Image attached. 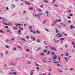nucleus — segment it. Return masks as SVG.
I'll list each match as a JSON object with an SVG mask.
<instances>
[{"label":"nucleus","mask_w":75,"mask_h":75,"mask_svg":"<svg viewBox=\"0 0 75 75\" xmlns=\"http://www.w3.org/2000/svg\"><path fill=\"white\" fill-rule=\"evenodd\" d=\"M57 35H59L58 36V38H60V37H62V36H63V35H62V34H59V33H57L56 36V37H57Z\"/></svg>","instance_id":"f257e3e1"},{"label":"nucleus","mask_w":75,"mask_h":75,"mask_svg":"<svg viewBox=\"0 0 75 75\" xmlns=\"http://www.w3.org/2000/svg\"><path fill=\"white\" fill-rule=\"evenodd\" d=\"M57 55H53L52 56V59H54L55 60L56 59H57Z\"/></svg>","instance_id":"f03ea898"},{"label":"nucleus","mask_w":75,"mask_h":75,"mask_svg":"<svg viewBox=\"0 0 75 75\" xmlns=\"http://www.w3.org/2000/svg\"><path fill=\"white\" fill-rule=\"evenodd\" d=\"M52 50H53V51H57V48L55 47H52V48L51 49Z\"/></svg>","instance_id":"7ed1b4c3"},{"label":"nucleus","mask_w":75,"mask_h":75,"mask_svg":"<svg viewBox=\"0 0 75 75\" xmlns=\"http://www.w3.org/2000/svg\"><path fill=\"white\" fill-rule=\"evenodd\" d=\"M30 39L33 40V41H35V38L32 36H30Z\"/></svg>","instance_id":"20e7f679"},{"label":"nucleus","mask_w":75,"mask_h":75,"mask_svg":"<svg viewBox=\"0 0 75 75\" xmlns=\"http://www.w3.org/2000/svg\"><path fill=\"white\" fill-rule=\"evenodd\" d=\"M70 28L71 30H72L73 28H75V27L73 25H71L70 26Z\"/></svg>","instance_id":"39448f33"},{"label":"nucleus","mask_w":75,"mask_h":75,"mask_svg":"<svg viewBox=\"0 0 75 75\" xmlns=\"http://www.w3.org/2000/svg\"><path fill=\"white\" fill-rule=\"evenodd\" d=\"M15 25H16V26H17V27L19 26V25H21V24L20 23L17 24V23H15Z\"/></svg>","instance_id":"423d86ee"},{"label":"nucleus","mask_w":75,"mask_h":75,"mask_svg":"<svg viewBox=\"0 0 75 75\" xmlns=\"http://www.w3.org/2000/svg\"><path fill=\"white\" fill-rule=\"evenodd\" d=\"M25 3L26 4H27L28 5H29V6H30V3L27 2V1H25Z\"/></svg>","instance_id":"0eeeda50"},{"label":"nucleus","mask_w":75,"mask_h":75,"mask_svg":"<svg viewBox=\"0 0 75 75\" xmlns=\"http://www.w3.org/2000/svg\"><path fill=\"white\" fill-rule=\"evenodd\" d=\"M43 2H44V3H48V1L47 0H43Z\"/></svg>","instance_id":"6e6552de"},{"label":"nucleus","mask_w":75,"mask_h":75,"mask_svg":"<svg viewBox=\"0 0 75 75\" xmlns=\"http://www.w3.org/2000/svg\"><path fill=\"white\" fill-rule=\"evenodd\" d=\"M21 40L22 41H25V40L23 38H21Z\"/></svg>","instance_id":"1a4fd4ad"},{"label":"nucleus","mask_w":75,"mask_h":75,"mask_svg":"<svg viewBox=\"0 0 75 75\" xmlns=\"http://www.w3.org/2000/svg\"><path fill=\"white\" fill-rule=\"evenodd\" d=\"M37 17H38V18H40V14L39 13L37 15Z\"/></svg>","instance_id":"9d476101"},{"label":"nucleus","mask_w":75,"mask_h":75,"mask_svg":"<svg viewBox=\"0 0 75 75\" xmlns=\"http://www.w3.org/2000/svg\"><path fill=\"white\" fill-rule=\"evenodd\" d=\"M54 6H55V7H59V5L56 4H54Z\"/></svg>","instance_id":"9b49d317"},{"label":"nucleus","mask_w":75,"mask_h":75,"mask_svg":"<svg viewBox=\"0 0 75 75\" xmlns=\"http://www.w3.org/2000/svg\"><path fill=\"white\" fill-rule=\"evenodd\" d=\"M56 33H58V32H59V30H58V29H57V28H56Z\"/></svg>","instance_id":"f8f14e48"},{"label":"nucleus","mask_w":75,"mask_h":75,"mask_svg":"<svg viewBox=\"0 0 75 75\" xmlns=\"http://www.w3.org/2000/svg\"><path fill=\"white\" fill-rule=\"evenodd\" d=\"M34 72H33L32 71H31L30 73V75H33Z\"/></svg>","instance_id":"ddd939ff"},{"label":"nucleus","mask_w":75,"mask_h":75,"mask_svg":"<svg viewBox=\"0 0 75 75\" xmlns=\"http://www.w3.org/2000/svg\"><path fill=\"white\" fill-rule=\"evenodd\" d=\"M12 74H14V75H17V73H16V72H15L12 73Z\"/></svg>","instance_id":"4468645a"},{"label":"nucleus","mask_w":75,"mask_h":75,"mask_svg":"<svg viewBox=\"0 0 75 75\" xmlns=\"http://www.w3.org/2000/svg\"><path fill=\"white\" fill-rule=\"evenodd\" d=\"M65 39V38H60L59 39V40H61V41H62V40H64Z\"/></svg>","instance_id":"2eb2a0df"},{"label":"nucleus","mask_w":75,"mask_h":75,"mask_svg":"<svg viewBox=\"0 0 75 75\" xmlns=\"http://www.w3.org/2000/svg\"><path fill=\"white\" fill-rule=\"evenodd\" d=\"M47 54H48V55H49L50 54V51H48L47 52Z\"/></svg>","instance_id":"dca6fc26"},{"label":"nucleus","mask_w":75,"mask_h":75,"mask_svg":"<svg viewBox=\"0 0 75 75\" xmlns=\"http://www.w3.org/2000/svg\"><path fill=\"white\" fill-rule=\"evenodd\" d=\"M13 28L14 29H15L16 30H18V28H15L14 26L13 27Z\"/></svg>","instance_id":"f3484780"},{"label":"nucleus","mask_w":75,"mask_h":75,"mask_svg":"<svg viewBox=\"0 0 75 75\" xmlns=\"http://www.w3.org/2000/svg\"><path fill=\"white\" fill-rule=\"evenodd\" d=\"M21 32V30H18V33H19V34H22L21 33H20V32Z\"/></svg>","instance_id":"a211bd4d"},{"label":"nucleus","mask_w":75,"mask_h":75,"mask_svg":"<svg viewBox=\"0 0 75 75\" xmlns=\"http://www.w3.org/2000/svg\"><path fill=\"white\" fill-rule=\"evenodd\" d=\"M18 48H20L21 50L22 49V48H21V47H20V46H18Z\"/></svg>","instance_id":"6ab92c4d"},{"label":"nucleus","mask_w":75,"mask_h":75,"mask_svg":"<svg viewBox=\"0 0 75 75\" xmlns=\"http://www.w3.org/2000/svg\"><path fill=\"white\" fill-rule=\"evenodd\" d=\"M33 8H33V7H32L31 8H29V9L30 10H33Z\"/></svg>","instance_id":"aec40b11"},{"label":"nucleus","mask_w":75,"mask_h":75,"mask_svg":"<svg viewBox=\"0 0 75 75\" xmlns=\"http://www.w3.org/2000/svg\"><path fill=\"white\" fill-rule=\"evenodd\" d=\"M57 59H58V60H59V62H60V57H58Z\"/></svg>","instance_id":"412c9836"},{"label":"nucleus","mask_w":75,"mask_h":75,"mask_svg":"<svg viewBox=\"0 0 75 75\" xmlns=\"http://www.w3.org/2000/svg\"><path fill=\"white\" fill-rule=\"evenodd\" d=\"M41 50V48L40 47L39 49H38L37 50V51H39V50Z\"/></svg>","instance_id":"4be33fe9"},{"label":"nucleus","mask_w":75,"mask_h":75,"mask_svg":"<svg viewBox=\"0 0 75 75\" xmlns=\"http://www.w3.org/2000/svg\"><path fill=\"white\" fill-rule=\"evenodd\" d=\"M51 54H52V55H55V54L54 52H52L51 53Z\"/></svg>","instance_id":"5701e85b"},{"label":"nucleus","mask_w":75,"mask_h":75,"mask_svg":"<svg viewBox=\"0 0 75 75\" xmlns=\"http://www.w3.org/2000/svg\"><path fill=\"white\" fill-rule=\"evenodd\" d=\"M69 54L68 53H66L65 56H67H67H68V55Z\"/></svg>","instance_id":"b1692460"},{"label":"nucleus","mask_w":75,"mask_h":75,"mask_svg":"<svg viewBox=\"0 0 75 75\" xmlns=\"http://www.w3.org/2000/svg\"><path fill=\"white\" fill-rule=\"evenodd\" d=\"M43 42L44 43H45V45H47V44H48L47 43H46V44L45 43V42H46V41H44V42Z\"/></svg>","instance_id":"393cba45"},{"label":"nucleus","mask_w":75,"mask_h":75,"mask_svg":"<svg viewBox=\"0 0 75 75\" xmlns=\"http://www.w3.org/2000/svg\"><path fill=\"white\" fill-rule=\"evenodd\" d=\"M56 0H53L52 2V4H53L54 3H55V1Z\"/></svg>","instance_id":"a878e982"},{"label":"nucleus","mask_w":75,"mask_h":75,"mask_svg":"<svg viewBox=\"0 0 75 75\" xmlns=\"http://www.w3.org/2000/svg\"><path fill=\"white\" fill-rule=\"evenodd\" d=\"M29 37H30V36H27L26 37V38L27 39H28V38H29Z\"/></svg>","instance_id":"bb28decb"},{"label":"nucleus","mask_w":75,"mask_h":75,"mask_svg":"<svg viewBox=\"0 0 75 75\" xmlns=\"http://www.w3.org/2000/svg\"><path fill=\"white\" fill-rule=\"evenodd\" d=\"M37 42H40V40L39 39H37Z\"/></svg>","instance_id":"cd10ccee"},{"label":"nucleus","mask_w":75,"mask_h":75,"mask_svg":"<svg viewBox=\"0 0 75 75\" xmlns=\"http://www.w3.org/2000/svg\"><path fill=\"white\" fill-rule=\"evenodd\" d=\"M36 32L38 33V34H40V31H38V30H37Z\"/></svg>","instance_id":"c85d7f7f"},{"label":"nucleus","mask_w":75,"mask_h":75,"mask_svg":"<svg viewBox=\"0 0 75 75\" xmlns=\"http://www.w3.org/2000/svg\"><path fill=\"white\" fill-rule=\"evenodd\" d=\"M28 64H31V62L29 61V62H28Z\"/></svg>","instance_id":"c756f323"},{"label":"nucleus","mask_w":75,"mask_h":75,"mask_svg":"<svg viewBox=\"0 0 75 75\" xmlns=\"http://www.w3.org/2000/svg\"><path fill=\"white\" fill-rule=\"evenodd\" d=\"M11 65H14V64L13 63V62H11Z\"/></svg>","instance_id":"7c9ffc66"},{"label":"nucleus","mask_w":75,"mask_h":75,"mask_svg":"<svg viewBox=\"0 0 75 75\" xmlns=\"http://www.w3.org/2000/svg\"><path fill=\"white\" fill-rule=\"evenodd\" d=\"M46 21H44L42 22L43 24H45V23Z\"/></svg>","instance_id":"2f4dec72"},{"label":"nucleus","mask_w":75,"mask_h":75,"mask_svg":"<svg viewBox=\"0 0 75 75\" xmlns=\"http://www.w3.org/2000/svg\"><path fill=\"white\" fill-rule=\"evenodd\" d=\"M40 55L41 56H42V55H44V54L43 53H42L40 54Z\"/></svg>","instance_id":"473e14b6"},{"label":"nucleus","mask_w":75,"mask_h":75,"mask_svg":"<svg viewBox=\"0 0 75 75\" xmlns=\"http://www.w3.org/2000/svg\"><path fill=\"white\" fill-rule=\"evenodd\" d=\"M6 48H9V46L8 45L6 46Z\"/></svg>","instance_id":"72a5a7b5"},{"label":"nucleus","mask_w":75,"mask_h":75,"mask_svg":"<svg viewBox=\"0 0 75 75\" xmlns=\"http://www.w3.org/2000/svg\"><path fill=\"white\" fill-rule=\"evenodd\" d=\"M72 43L73 45H75V43H74V42H72Z\"/></svg>","instance_id":"f704fd0d"},{"label":"nucleus","mask_w":75,"mask_h":75,"mask_svg":"<svg viewBox=\"0 0 75 75\" xmlns=\"http://www.w3.org/2000/svg\"><path fill=\"white\" fill-rule=\"evenodd\" d=\"M3 53H1V57H3Z\"/></svg>","instance_id":"c9c22d12"},{"label":"nucleus","mask_w":75,"mask_h":75,"mask_svg":"<svg viewBox=\"0 0 75 75\" xmlns=\"http://www.w3.org/2000/svg\"><path fill=\"white\" fill-rule=\"evenodd\" d=\"M49 47H50V49H51V50L52 49V47H51V45L49 46Z\"/></svg>","instance_id":"e433bc0d"},{"label":"nucleus","mask_w":75,"mask_h":75,"mask_svg":"<svg viewBox=\"0 0 75 75\" xmlns=\"http://www.w3.org/2000/svg\"><path fill=\"white\" fill-rule=\"evenodd\" d=\"M33 28V26H29V28L30 29H31Z\"/></svg>","instance_id":"4c0bfd02"},{"label":"nucleus","mask_w":75,"mask_h":75,"mask_svg":"<svg viewBox=\"0 0 75 75\" xmlns=\"http://www.w3.org/2000/svg\"><path fill=\"white\" fill-rule=\"evenodd\" d=\"M26 51L27 52H30V50H29V49H27L26 50Z\"/></svg>","instance_id":"58836bf2"},{"label":"nucleus","mask_w":75,"mask_h":75,"mask_svg":"<svg viewBox=\"0 0 75 75\" xmlns=\"http://www.w3.org/2000/svg\"><path fill=\"white\" fill-rule=\"evenodd\" d=\"M0 32L1 33H3V30H0Z\"/></svg>","instance_id":"ea45409f"},{"label":"nucleus","mask_w":75,"mask_h":75,"mask_svg":"<svg viewBox=\"0 0 75 75\" xmlns=\"http://www.w3.org/2000/svg\"><path fill=\"white\" fill-rule=\"evenodd\" d=\"M36 69H37V70H39V67H36Z\"/></svg>","instance_id":"a19ab883"},{"label":"nucleus","mask_w":75,"mask_h":75,"mask_svg":"<svg viewBox=\"0 0 75 75\" xmlns=\"http://www.w3.org/2000/svg\"><path fill=\"white\" fill-rule=\"evenodd\" d=\"M70 70H71V71H72V70H74V69L72 68L70 69Z\"/></svg>","instance_id":"79ce46f5"},{"label":"nucleus","mask_w":75,"mask_h":75,"mask_svg":"<svg viewBox=\"0 0 75 75\" xmlns=\"http://www.w3.org/2000/svg\"><path fill=\"white\" fill-rule=\"evenodd\" d=\"M46 31H47V32H49V30L48 29H46Z\"/></svg>","instance_id":"37998d69"},{"label":"nucleus","mask_w":75,"mask_h":75,"mask_svg":"<svg viewBox=\"0 0 75 75\" xmlns=\"http://www.w3.org/2000/svg\"><path fill=\"white\" fill-rule=\"evenodd\" d=\"M23 14H26V11H24V12H23Z\"/></svg>","instance_id":"c03bdc74"},{"label":"nucleus","mask_w":75,"mask_h":75,"mask_svg":"<svg viewBox=\"0 0 75 75\" xmlns=\"http://www.w3.org/2000/svg\"><path fill=\"white\" fill-rule=\"evenodd\" d=\"M16 60H17L18 61H20V59H17Z\"/></svg>","instance_id":"a18cd8bd"},{"label":"nucleus","mask_w":75,"mask_h":75,"mask_svg":"<svg viewBox=\"0 0 75 75\" xmlns=\"http://www.w3.org/2000/svg\"><path fill=\"white\" fill-rule=\"evenodd\" d=\"M40 7H42V8H43V6H42V5H40Z\"/></svg>","instance_id":"49530a36"},{"label":"nucleus","mask_w":75,"mask_h":75,"mask_svg":"<svg viewBox=\"0 0 75 75\" xmlns=\"http://www.w3.org/2000/svg\"><path fill=\"white\" fill-rule=\"evenodd\" d=\"M70 18H71L70 16H68L67 17V18H69V19H70Z\"/></svg>","instance_id":"de8ad7c7"},{"label":"nucleus","mask_w":75,"mask_h":75,"mask_svg":"<svg viewBox=\"0 0 75 75\" xmlns=\"http://www.w3.org/2000/svg\"><path fill=\"white\" fill-rule=\"evenodd\" d=\"M70 16H73V14H72V13H71L70 14Z\"/></svg>","instance_id":"09e8293b"},{"label":"nucleus","mask_w":75,"mask_h":75,"mask_svg":"<svg viewBox=\"0 0 75 75\" xmlns=\"http://www.w3.org/2000/svg\"><path fill=\"white\" fill-rule=\"evenodd\" d=\"M68 23H71V21H70V20H69L68 21Z\"/></svg>","instance_id":"8fccbe9b"},{"label":"nucleus","mask_w":75,"mask_h":75,"mask_svg":"<svg viewBox=\"0 0 75 75\" xmlns=\"http://www.w3.org/2000/svg\"><path fill=\"white\" fill-rule=\"evenodd\" d=\"M59 72H62V70H61L60 71L59 70Z\"/></svg>","instance_id":"3c124183"},{"label":"nucleus","mask_w":75,"mask_h":75,"mask_svg":"<svg viewBox=\"0 0 75 75\" xmlns=\"http://www.w3.org/2000/svg\"><path fill=\"white\" fill-rule=\"evenodd\" d=\"M2 19L4 21H5L6 20L4 18H2Z\"/></svg>","instance_id":"603ef678"},{"label":"nucleus","mask_w":75,"mask_h":75,"mask_svg":"<svg viewBox=\"0 0 75 75\" xmlns=\"http://www.w3.org/2000/svg\"><path fill=\"white\" fill-rule=\"evenodd\" d=\"M4 25H7V23H4Z\"/></svg>","instance_id":"864d4df0"},{"label":"nucleus","mask_w":75,"mask_h":75,"mask_svg":"<svg viewBox=\"0 0 75 75\" xmlns=\"http://www.w3.org/2000/svg\"><path fill=\"white\" fill-rule=\"evenodd\" d=\"M21 30H22V31H23L24 30V28H21Z\"/></svg>","instance_id":"5fc2aeb1"},{"label":"nucleus","mask_w":75,"mask_h":75,"mask_svg":"<svg viewBox=\"0 0 75 75\" xmlns=\"http://www.w3.org/2000/svg\"><path fill=\"white\" fill-rule=\"evenodd\" d=\"M58 27H59V28H62V27H61L60 26H59V25H58Z\"/></svg>","instance_id":"6e6d98bb"},{"label":"nucleus","mask_w":75,"mask_h":75,"mask_svg":"<svg viewBox=\"0 0 75 75\" xmlns=\"http://www.w3.org/2000/svg\"><path fill=\"white\" fill-rule=\"evenodd\" d=\"M9 28L8 26H5V28Z\"/></svg>","instance_id":"4d7b16f0"},{"label":"nucleus","mask_w":75,"mask_h":75,"mask_svg":"<svg viewBox=\"0 0 75 75\" xmlns=\"http://www.w3.org/2000/svg\"><path fill=\"white\" fill-rule=\"evenodd\" d=\"M39 64H36V67H39Z\"/></svg>","instance_id":"13d9d810"},{"label":"nucleus","mask_w":75,"mask_h":75,"mask_svg":"<svg viewBox=\"0 0 75 75\" xmlns=\"http://www.w3.org/2000/svg\"><path fill=\"white\" fill-rule=\"evenodd\" d=\"M57 71H59V69H58V68H57Z\"/></svg>","instance_id":"bf43d9fd"},{"label":"nucleus","mask_w":75,"mask_h":75,"mask_svg":"<svg viewBox=\"0 0 75 75\" xmlns=\"http://www.w3.org/2000/svg\"><path fill=\"white\" fill-rule=\"evenodd\" d=\"M36 33V32H35V31L33 32V34H35Z\"/></svg>","instance_id":"052dcab7"},{"label":"nucleus","mask_w":75,"mask_h":75,"mask_svg":"<svg viewBox=\"0 0 75 75\" xmlns=\"http://www.w3.org/2000/svg\"><path fill=\"white\" fill-rule=\"evenodd\" d=\"M30 31L31 33H33V31L32 30H30Z\"/></svg>","instance_id":"680f3d73"},{"label":"nucleus","mask_w":75,"mask_h":75,"mask_svg":"<svg viewBox=\"0 0 75 75\" xmlns=\"http://www.w3.org/2000/svg\"><path fill=\"white\" fill-rule=\"evenodd\" d=\"M6 10H9V8L8 7L6 8Z\"/></svg>","instance_id":"e2e57ef3"},{"label":"nucleus","mask_w":75,"mask_h":75,"mask_svg":"<svg viewBox=\"0 0 75 75\" xmlns=\"http://www.w3.org/2000/svg\"><path fill=\"white\" fill-rule=\"evenodd\" d=\"M58 21L59 22H61V20H59V19H58Z\"/></svg>","instance_id":"0e129e2a"},{"label":"nucleus","mask_w":75,"mask_h":75,"mask_svg":"<svg viewBox=\"0 0 75 75\" xmlns=\"http://www.w3.org/2000/svg\"><path fill=\"white\" fill-rule=\"evenodd\" d=\"M64 59H65V60H67V57H64Z\"/></svg>","instance_id":"69168bd1"},{"label":"nucleus","mask_w":75,"mask_h":75,"mask_svg":"<svg viewBox=\"0 0 75 75\" xmlns=\"http://www.w3.org/2000/svg\"><path fill=\"white\" fill-rule=\"evenodd\" d=\"M13 40H14V38H11V41H13Z\"/></svg>","instance_id":"338daca9"},{"label":"nucleus","mask_w":75,"mask_h":75,"mask_svg":"<svg viewBox=\"0 0 75 75\" xmlns=\"http://www.w3.org/2000/svg\"><path fill=\"white\" fill-rule=\"evenodd\" d=\"M64 35H65V36H67V34H65V33L64 34Z\"/></svg>","instance_id":"774afa93"}]
</instances>
